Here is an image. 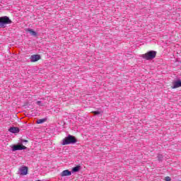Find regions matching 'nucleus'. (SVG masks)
<instances>
[{"instance_id":"nucleus-6","label":"nucleus","mask_w":181,"mask_h":181,"mask_svg":"<svg viewBox=\"0 0 181 181\" xmlns=\"http://www.w3.org/2000/svg\"><path fill=\"white\" fill-rule=\"evenodd\" d=\"M173 86H171V88L175 89V88H179V87H181V81H177L175 82H173Z\"/></svg>"},{"instance_id":"nucleus-7","label":"nucleus","mask_w":181,"mask_h":181,"mask_svg":"<svg viewBox=\"0 0 181 181\" xmlns=\"http://www.w3.org/2000/svg\"><path fill=\"white\" fill-rule=\"evenodd\" d=\"M20 172H21V175H22L23 176L28 175V167L26 166L22 167L20 169Z\"/></svg>"},{"instance_id":"nucleus-3","label":"nucleus","mask_w":181,"mask_h":181,"mask_svg":"<svg viewBox=\"0 0 181 181\" xmlns=\"http://www.w3.org/2000/svg\"><path fill=\"white\" fill-rule=\"evenodd\" d=\"M143 59L146 60H151V59H155L156 57V52L150 51L142 55Z\"/></svg>"},{"instance_id":"nucleus-1","label":"nucleus","mask_w":181,"mask_h":181,"mask_svg":"<svg viewBox=\"0 0 181 181\" xmlns=\"http://www.w3.org/2000/svg\"><path fill=\"white\" fill-rule=\"evenodd\" d=\"M76 142H77L76 137L69 134L62 140V145H70V144H76Z\"/></svg>"},{"instance_id":"nucleus-12","label":"nucleus","mask_w":181,"mask_h":181,"mask_svg":"<svg viewBox=\"0 0 181 181\" xmlns=\"http://www.w3.org/2000/svg\"><path fill=\"white\" fill-rule=\"evenodd\" d=\"M80 170V165H77L72 168L73 172H78Z\"/></svg>"},{"instance_id":"nucleus-13","label":"nucleus","mask_w":181,"mask_h":181,"mask_svg":"<svg viewBox=\"0 0 181 181\" xmlns=\"http://www.w3.org/2000/svg\"><path fill=\"white\" fill-rule=\"evenodd\" d=\"M93 114H94L95 115H99V114H100V112L99 111H93L92 112Z\"/></svg>"},{"instance_id":"nucleus-2","label":"nucleus","mask_w":181,"mask_h":181,"mask_svg":"<svg viewBox=\"0 0 181 181\" xmlns=\"http://www.w3.org/2000/svg\"><path fill=\"white\" fill-rule=\"evenodd\" d=\"M12 21L8 16L0 17V28H5V25H10Z\"/></svg>"},{"instance_id":"nucleus-5","label":"nucleus","mask_w":181,"mask_h":181,"mask_svg":"<svg viewBox=\"0 0 181 181\" xmlns=\"http://www.w3.org/2000/svg\"><path fill=\"white\" fill-rule=\"evenodd\" d=\"M30 60L33 63H35V62H38V60H40V55L39 54H34L30 57Z\"/></svg>"},{"instance_id":"nucleus-8","label":"nucleus","mask_w":181,"mask_h":181,"mask_svg":"<svg viewBox=\"0 0 181 181\" xmlns=\"http://www.w3.org/2000/svg\"><path fill=\"white\" fill-rule=\"evenodd\" d=\"M61 176H62V177H64V176H71V171L65 170L61 173Z\"/></svg>"},{"instance_id":"nucleus-9","label":"nucleus","mask_w":181,"mask_h":181,"mask_svg":"<svg viewBox=\"0 0 181 181\" xmlns=\"http://www.w3.org/2000/svg\"><path fill=\"white\" fill-rule=\"evenodd\" d=\"M9 132H11L12 134H18L19 132V128L18 127H11L8 129Z\"/></svg>"},{"instance_id":"nucleus-4","label":"nucleus","mask_w":181,"mask_h":181,"mask_svg":"<svg viewBox=\"0 0 181 181\" xmlns=\"http://www.w3.org/2000/svg\"><path fill=\"white\" fill-rule=\"evenodd\" d=\"M26 149V146L22 145V144H18V145H13L12 146V151L13 152H15L16 151H23Z\"/></svg>"},{"instance_id":"nucleus-14","label":"nucleus","mask_w":181,"mask_h":181,"mask_svg":"<svg viewBox=\"0 0 181 181\" xmlns=\"http://www.w3.org/2000/svg\"><path fill=\"white\" fill-rule=\"evenodd\" d=\"M165 180H166V181H170V180H172V179L170 178V177H166L165 179Z\"/></svg>"},{"instance_id":"nucleus-15","label":"nucleus","mask_w":181,"mask_h":181,"mask_svg":"<svg viewBox=\"0 0 181 181\" xmlns=\"http://www.w3.org/2000/svg\"><path fill=\"white\" fill-rule=\"evenodd\" d=\"M37 105L43 106V104H42L41 101H37Z\"/></svg>"},{"instance_id":"nucleus-10","label":"nucleus","mask_w":181,"mask_h":181,"mask_svg":"<svg viewBox=\"0 0 181 181\" xmlns=\"http://www.w3.org/2000/svg\"><path fill=\"white\" fill-rule=\"evenodd\" d=\"M25 32H29L31 36H36L37 33L35 32V30L28 28L25 30Z\"/></svg>"},{"instance_id":"nucleus-11","label":"nucleus","mask_w":181,"mask_h":181,"mask_svg":"<svg viewBox=\"0 0 181 181\" xmlns=\"http://www.w3.org/2000/svg\"><path fill=\"white\" fill-rule=\"evenodd\" d=\"M37 124H43V122H46V119H40L37 120Z\"/></svg>"}]
</instances>
